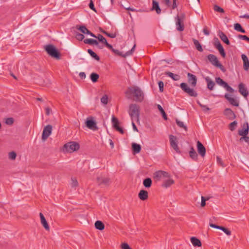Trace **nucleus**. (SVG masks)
Returning a JSON list of instances; mask_svg holds the SVG:
<instances>
[{
	"mask_svg": "<svg viewBox=\"0 0 249 249\" xmlns=\"http://www.w3.org/2000/svg\"><path fill=\"white\" fill-rule=\"evenodd\" d=\"M126 97L128 99H131L133 96L135 97L136 101L141 102L143 99V93L142 90L137 86L129 87L125 91Z\"/></svg>",
	"mask_w": 249,
	"mask_h": 249,
	"instance_id": "obj_1",
	"label": "nucleus"
},
{
	"mask_svg": "<svg viewBox=\"0 0 249 249\" xmlns=\"http://www.w3.org/2000/svg\"><path fill=\"white\" fill-rule=\"evenodd\" d=\"M129 114L131 117L132 121L136 120L137 122L139 120L140 107L136 104H131L129 106Z\"/></svg>",
	"mask_w": 249,
	"mask_h": 249,
	"instance_id": "obj_2",
	"label": "nucleus"
},
{
	"mask_svg": "<svg viewBox=\"0 0 249 249\" xmlns=\"http://www.w3.org/2000/svg\"><path fill=\"white\" fill-rule=\"evenodd\" d=\"M45 51L52 57L56 59H60V54L59 51L53 45H47L45 47Z\"/></svg>",
	"mask_w": 249,
	"mask_h": 249,
	"instance_id": "obj_3",
	"label": "nucleus"
},
{
	"mask_svg": "<svg viewBox=\"0 0 249 249\" xmlns=\"http://www.w3.org/2000/svg\"><path fill=\"white\" fill-rule=\"evenodd\" d=\"M80 148L78 143L75 142H70L64 144L63 151L66 152L72 153L78 150Z\"/></svg>",
	"mask_w": 249,
	"mask_h": 249,
	"instance_id": "obj_4",
	"label": "nucleus"
},
{
	"mask_svg": "<svg viewBox=\"0 0 249 249\" xmlns=\"http://www.w3.org/2000/svg\"><path fill=\"white\" fill-rule=\"evenodd\" d=\"M180 87L181 89L189 96L194 97H196L197 96V92L193 89L190 88L186 83H181Z\"/></svg>",
	"mask_w": 249,
	"mask_h": 249,
	"instance_id": "obj_5",
	"label": "nucleus"
},
{
	"mask_svg": "<svg viewBox=\"0 0 249 249\" xmlns=\"http://www.w3.org/2000/svg\"><path fill=\"white\" fill-rule=\"evenodd\" d=\"M207 58L209 61L213 66L219 68L222 71H225V70L223 65L219 62L217 57L213 54H209L207 56Z\"/></svg>",
	"mask_w": 249,
	"mask_h": 249,
	"instance_id": "obj_6",
	"label": "nucleus"
},
{
	"mask_svg": "<svg viewBox=\"0 0 249 249\" xmlns=\"http://www.w3.org/2000/svg\"><path fill=\"white\" fill-rule=\"evenodd\" d=\"M153 177L156 181H158L170 177V174L165 171L159 170L154 174Z\"/></svg>",
	"mask_w": 249,
	"mask_h": 249,
	"instance_id": "obj_7",
	"label": "nucleus"
},
{
	"mask_svg": "<svg viewBox=\"0 0 249 249\" xmlns=\"http://www.w3.org/2000/svg\"><path fill=\"white\" fill-rule=\"evenodd\" d=\"M136 47V45H134L133 48L129 51H127L125 54H123V53L118 50L114 49L112 46L111 45V48H108V49L111 50V51L116 55L120 56L123 57H126L127 56L131 55L135 49Z\"/></svg>",
	"mask_w": 249,
	"mask_h": 249,
	"instance_id": "obj_8",
	"label": "nucleus"
},
{
	"mask_svg": "<svg viewBox=\"0 0 249 249\" xmlns=\"http://www.w3.org/2000/svg\"><path fill=\"white\" fill-rule=\"evenodd\" d=\"M215 82L218 85L224 87L228 91L231 93L234 92V89L220 77H216Z\"/></svg>",
	"mask_w": 249,
	"mask_h": 249,
	"instance_id": "obj_9",
	"label": "nucleus"
},
{
	"mask_svg": "<svg viewBox=\"0 0 249 249\" xmlns=\"http://www.w3.org/2000/svg\"><path fill=\"white\" fill-rule=\"evenodd\" d=\"M87 127L92 130H97L98 128L97 126L96 123L93 120L92 117H90L87 118L86 122Z\"/></svg>",
	"mask_w": 249,
	"mask_h": 249,
	"instance_id": "obj_10",
	"label": "nucleus"
},
{
	"mask_svg": "<svg viewBox=\"0 0 249 249\" xmlns=\"http://www.w3.org/2000/svg\"><path fill=\"white\" fill-rule=\"evenodd\" d=\"M52 126L50 124L46 125L43 129L42 134V140L45 141L51 134Z\"/></svg>",
	"mask_w": 249,
	"mask_h": 249,
	"instance_id": "obj_11",
	"label": "nucleus"
},
{
	"mask_svg": "<svg viewBox=\"0 0 249 249\" xmlns=\"http://www.w3.org/2000/svg\"><path fill=\"white\" fill-rule=\"evenodd\" d=\"M97 181L99 185H104L108 186L110 183V178L101 175L97 178Z\"/></svg>",
	"mask_w": 249,
	"mask_h": 249,
	"instance_id": "obj_12",
	"label": "nucleus"
},
{
	"mask_svg": "<svg viewBox=\"0 0 249 249\" xmlns=\"http://www.w3.org/2000/svg\"><path fill=\"white\" fill-rule=\"evenodd\" d=\"M171 146L177 152L180 153L179 149L178 147L177 138L173 135H170L169 137Z\"/></svg>",
	"mask_w": 249,
	"mask_h": 249,
	"instance_id": "obj_13",
	"label": "nucleus"
},
{
	"mask_svg": "<svg viewBox=\"0 0 249 249\" xmlns=\"http://www.w3.org/2000/svg\"><path fill=\"white\" fill-rule=\"evenodd\" d=\"M112 123L113 127L121 134L124 133L123 129L119 126V121L117 118L114 116L112 117Z\"/></svg>",
	"mask_w": 249,
	"mask_h": 249,
	"instance_id": "obj_14",
	"label": "nucleus"
},
{
	"mask_svg": "<svg viewBox=\"0 0 249 249\" xmlns=\"http://www.w3.org/2000/svg\"><path fill=\"white\" fill-rule=\"evenodd\" d=\"M188 81L192 87H195L196 85L197 78L196 75L190 73H188Z\"/></svg>",
	"mask_w": 249,
	"mask_h": 249,
	"instance_id": "obj_15",
	"label": "nucleus"
},
{
	"mask_svg": "<svg viewBox=\"0 0 249 249\" xmlns=\"http://www.w3.org/2000/svg\"><path fill=\"white\" fill-rule=\"evenodd\" d=\"M174 180L171 178V176H170V177L166 178H165L163 180L161 186L163 188H167L174 184Z\"/></svg>",
	"mask_w": 249,
	"mask_h": 249,
	"instance_id": "obj_16",
	"label": "nucleus"
},
{
	"mask_svg": "<svg viewBox=\"0 0 249 249\" xmlns=\"http://www.w3.org/2000/svg\"><path fill=\"white\" fill-rule=\"evenodd\" d=\"M197 148L199 154L204 157L206 154V148L199 141L197 142Z\"/></svg>",
	"mask_w": 249,
	"mask_h": 249,
	"instance_id": "obj_17",
	"label": "nucleus"
},
{
	"mask_svg": "<svg viewBox=\"0 0 249 249\" xmlns=\"http://www.w3.org/2000/svg\"><path fill=\"white\" fill-rule=\"evenodd\" d=\"M249 126L248 123L243 124V128L238 130V134L241 136H247L249 133Z\"/></svg>",
	"mask_w": 249,
	"mask_h": 249,
	"instance_id": "obj_18",
	"label": "nucleus"
},
{
	"mask_svg": "<svg viewBox=\"0 0 249 249\" xmlns=\"http://www.w3.org/2000/svg\"><path fill=\"white\" fill-rule=\"evenodd\" d=\"M239 92L245 97L249 95V92L245 85L243 83H240L238 85Z\"/></svg>",
	"mask_w": 249,
	"mask_h": 249,
	"instance_id": "obj_19",
	"label": "nucleus"
},
{
	"mask_svg": "<svg viewBox=\"0 0 249 249\" xmlns=\"http://www.w3.org/2000/svg\"><path fill=\"white\" fill-rule=\"evenodd\" d=\"M77 29L83 34L89 35L91 36L96 37V36L90 32L84 25L79 26V27L77 26Z\"/></svg>",
	"mask_w": 249,
	"mask_h": 249,
	"instance_id": "obj_20",
	"label": "nucleus"
},
{
	"mask_svg": "<svg viewBox=\"0 0 249 249\" xmlns=\"http://www.w3.org/2000/svg\"><path fill=\"white\" fill-rule=\"evenodd\" d=\"M224 114L228 119L230 120L234 119L236 117V116L233 111L231 109L229 108H227L225 109Z\"/></svg>",
	"mask_w": 249,
	"mask_h": 249,
	"instance_id": "obj_21",
	"label": "nucleus"
},
{
	"mask_svg": "<svg viewBox=\"0 0 249 249\" xmlns=\"http://www.w3.org/2000/svg\"><path fill=\"white\" fill-rule=\"evenodd\" d=\"M224 97L229 102L231 105L235 107H238L239 106L238 101L234 98L231 97V95L229 94H225Z\"/></svg>",
	"mask_w": 249,
	"mask_h": 249,
	"instance_id": "obj_22",
	"label": "nucleus"
},
{
	"mask_svg": "<svg viewBox=\"0 0 249 249\" xmlns=\"http://www.w3.org/2000/svg\"><path fill=\"white\" fill-rule=\"evenodd\" d=\"M39 216L40 217V221H41V224L42 225V226H43V227L45 228V229L46 231H50V227H49V225L48 223H47L44 216L41 213H39Z\"/></svg>",
	"mask_w": 249,
	"mask_h": 249,
	"instance_id": "obj_23",
	"label": "nucleus"
},
{
	"mask_svg": "<svg viewBox=\"0 0 249 249\" xmlns=\"http://www.w3.org/2000/svg\"><path fill=\"white\" fill-rule=\"evenodd\" d=\"M138 197L141 200H146L148 197L147 191L144 190H141L138 194Z\"/></svg>",
	"mask_w": 249,
	"mask_h": 249,
	"instance_id": "obj_24",
	"label": "nucleus"
},
{
	"mask_svg": "<svg viewBox=\"0 0 249 249\" xmlns=\"http://www.w3.org/2000/svg\"><path fill=\"white\" fill-rule=\"evenodd\" d=\"M242 59L243 61V67L245 71H248L249 69V61L247 56L245 54L241 55Z\"/></svg>",
	"mask_w": 249,
	"mask_h": 249,
	"instance_id": "obj_25",
	"label": "nucleus"
},
{
	"mask_svg": "<svg viewBox=\"0 0 249 249\" xmlns=\"http://www.w3.org/2000/svg\"><path fill=\"white\" fill-rule=\"evenodd\" d=\"M205 80L207 82V88L210 90H213L215 83L209 77H205Z\"/></svg>",
	"mask_w": 249,
	"mask_h": 249,
	"instance_id": "obj_26",
	"label": "nucleus"
},
{
	"mask_svg": "<svg viewBox=\"0 0 249 249\" xmlns=\"http://www.w3.org/2000/svg\"><path fill=\"white\" fill-rule=\"evenodd\" d=\"M151 10L152 11L155 10L158 14H160L161 13V9L159 6V3L154 0L152 1V6Z\"/></svg>",
	"mask_w": 249,
	"mask_h": 249,
	"instance_id": "obj_27",
	"label": "nucleus"
},
{
	"mask_svg": "<svg viewBox=\"0 0 249 249\" xmlns=\"http://www.w3.org/2000/svg\"><path fill=\"white\" fill-rule=\"evenodd\" d=\"M176 26L177 30L179 31H182L184 29V24L178 16L177 18Z\"/></svg>",
	"mask_w": 249,
	"mask_h": 249,
	"instance_id": "obj_28",
	"label": "nucleus"
},
{
	"mask_svg": "<svg viewBox=\"0 0 249 249\" xmlns=\"http://www.w3.org/2000/svg\"><path fill=\"white\" fill-rule=\"evenodd\" d=\"M95 38H97L98 40L102 43L104 44L107 48H111V45L108 43L106 39L101 35L99 34Z\"/></svg>",
	"mask_w": 249,
	"mask_h": 249,
	"instance_id": "obj_29",
	"label": "nucleus"
},
{
	"mask_svg": "<svg viewBox=\"0 0 249 249\" xmlns=\"http://www.w3.org/2000/svg\"><path fill=\"white\" fill-rule=\"evenodd\" d=\"M190 240L195 247H201L202 245L200 240L195 237H192Z\"/></svg>",
	"mask_w": 249,
	"mask_h": 249,
	"instance_id": "obj_30",
	"label": "nucleus"
},
{
	"mask_svg": "<svg viewBox=\"0 0 249 249\" xmlns=\"http://www.w3.org/2000/svg\"><path fill=\"white\" fill-rule=\"evenodd\" d=\"M220 38V39L225 42L226 44L229 45L230 44V41L227 37V36H226V35L222 32H220L218 34Z\"/></svg>",
	"mask_w": 249,
	"mask_h": 249,
	"instance_id": "obj_31",
	"label": "nucleus"
},
{
	"mask_svg": "<svg viewBox=\"0 0 249 249\" xmlns=\"http://www.w3.org/2000/svg\"><path fill=\"white\" fill-rule=\"evenodd\" d=\"M165 75L172 78L175 81H178L180 79V76L178 74H174L173 73L169 71L165 72Z\"/></svg>",
	"mask_w": 249,
	"mask_h": 249,
	"instance_id": "obj_32",
	"label": "nucleus"
},
{
	"mask_svg": "<svg viewBox=\"0 0 249 249\" xmlns=\"http://www.w3.org/2000/svg\"><path fill=\"white\" fill-rule=\"evenodd\" d=\"M189 155L190 157L194 160H196L197 159V154L193 147L191 148Z\"/></svg>",
	"mask_w": 249,
	"mask_h": 249,
	"instance_id": "obj_33",
	"label": "nucleus"
},
{
	"mask_svg": "<svg viewBox=\"0 0 249 249\" xmlns=\"http://www.w3.org/2000/svg\"><path fill=\"white\" fill-rule=\"evenodd\" d=\"M193 42L194 43V45H195V47H196V49L198 51H199L200 52H203V49L202 48V47L201 45L199 42V41L197 40H196V39H194V38L193 39Z\"/></svg>",
	"mask_w": 249,
	"mask_h": 249,
	"instance_id": "obj_34",
	"label": "nucleus"
},
{
	"mask_svg": "<svg viewBox=\"0 0 249 249\" xmlns=\"http://www.w3.org/2000/svg\"><path fill=\"white\" fill-rule=\"evenodd\" d=\"M95 227L96 229L102 231L105 228V225L101 221H97L95 223Z\"/></svg>",
	"mask_w": 249,
	"mask_h": 249,
	"instance_id": "obj_35",
	"label": "nucleus"
},
{
	"mask_svg": "<svg viewBox=\"0 0 249 249\" xmlns=\"http://www.w3.org/2000/svg\"><path fill=\"white\" fill-rule=\"evenodd\" d=\"M132 146L133 151L135 153H139L141 151V146L140 144L133 143Z\"/></svg>",
	"mask_w": 249,
	"mask_h": 249,
	"instance_id": "obj_36",
	"label": "nucleus"
},
{
	"mask_svg": "<svg viewBox=\"0 0 249 249\" xmlns=\"http://www.w3.org/2000/svg\"><path fill=\"white\" fill-rule=\"evenodd\" d=\"M84 42L85 44L92 45L95 44L96 45H98L99 43L95 39L89 38V39H86L84 40Z\"/></svg>",
	"mask_w": 249,
	"mask_h": 249,
	"instance_id": "obj_37",
	"label": "nucleus"
},
{
	"mask_svg": "<svg viewBox=\"0 0 249 249\" xmlns=\"http://www.w3.org/2000/svg\"><path fill=\"white\" fill-rule=\"evenodd\" d=\"M143 184L146 188H149L152 185V180L150 178H146L143 181Z\"/></svg>",
	"mask_w": 249,
	"mask_h": 249,
	"instance_id": "obj_38",
	"label": "nucleus"
},
{
	"mask_svg": "<svg viewBox=\"0 0 249 249\" xmlns=\"http://www.w3.org/2000/svg\"><path fill=\"white\" fill-rule=\"evenodd\" d=\"M157 107L161 113L163 119L165 120H167L168 119L167 116L162 107L160 105H157Z\"/></svg>",
	"mask_w": 249,
	"mask_h": 249,
	"instance_id": "obj_39",
	"label": "nucleus"
},
{
	"mask_svg": "<svg viewBox=\"0 0 249 249\" xmlns=\"http://www.w3.org/2000/svg\"><path fill=\"white\" fill-rule=\"evenodd\" d=\"M234 29L238 32H241L242 33H246L245 30L243 29L241 25L239 23H236L234 24Z\"/></svg>",
	"mask_w": 249,
	"mask_h": 249,
	"instance_id": "obj_40",
	"label": "nucleus"
},
{
	"mask_svg": "<svg viewBox=\"0 0 249 249\" xmlns=\"http://www.w3.org/2000/svg\"><path fill=\"white\" fill-rule=\"evenodd\" d=\"M88 53L95 60L99 61L100 60V57L99 56L97 55L96 53H95L92 50L88 49Z\"/></svg>",
	"mask_w": 249,
	"mask_h": 249,
	"instance_id": "obj_41",
	"label": "nucleus"
},
{
	"mask_svg": "<svg viewBox=\"0 0 249 249\" xmlns=\"http://www.w3.org/2000/svg\"><path fill=\"white\" fill-rule=\"evenodd\" d=\"M90 77L91 80L93 82L95 83L98 81L99 76L97 73L93 72L90 74Z\"/></svg>",
	"mask_w": 249,
	"mask_h": 249,
	"instance_id": "obj_42",
	"label": "nucleus"
},
{
	"mask_svg": "<svg viewBox=\"0 0 249 249\" xmlns=\"http://www.w3.org/2000/svg\"><path fill=\"white\" fill-rule=\"evenodd\" d=\"M102 33L106 35L107 36L110 37V38H115L116 36V34L115 33H109L105 30H102Z\"/></svg>",
	"mask_w": 249,
	"mask_h": 249,
	"instance_id": "obj_43",
	"label": "nucleus"
},
{
	"mask_svg": "<svg viewBox=\"0 0 249 249\" xmlns=\"http://www.w3.org/2000/svg\"><path fill=\"white\" fill-rule=\"evenodd\" d=\"M176 123L178 125L183 129H184L186 131L187 130V128L186 125H185L183 124V123L180 121L178 120V119L176 120Z\"/></svg>",
	"mask_w": 249,
	"mask_h": 249,
	"instance_id": "obj_44",
	"label": "nucleus"
},
{
	"mask_svg": "<svg viewBox=\"0 0 249 249\" xmlns=\"http://www.w3.org/2000/svg\"><path fill=\"white\" fill-rule=\"evenodd\" d=\"M17 157V154L14 151H11L8 154V158L11 160H15Z\"/></svg>",
	"mask_w": 249,
	"mask_h": 249,
	"instance_id": "obj_45",
	"label": "nucleus"
},
{
	"mask_svg": "<svg viewBox=\"0 0 249 249\" xmlns=\"http://www.w3.org/2000/svg\"><path fill=\"white\" fill-rule=\"evenodd\" d=\"M71 184L72 187H77L78 185V183L77 179L74 178H71Z\"/></svg>",
	"mask_w": 249,
	"mask_h": 249,
	"instance_id": "obj_46",
	"label": "nucleus"
},
{
	"mask_svg": "<svg viewBox=\"0 0 249 249\" xmlns=\"http://www.w3.org/2000/svg\"><path fill=\"white\" fill-rule=\"evenodd\" d=\"M219 230H222L227 235H230L231 234V231L228 229L224 227L220 226V227L219 228Z\"/></svg>",
	"mask_w": 249,
	"mask_h": 249,
	"instance_id": "obj_47",
	"label": "nucleus"
},
{
	"mask_svg": "<svg viewBox=\"0 0 249 249\" xmlns=\"http://www.w3.org/2000/svg\"><path fill=\"white\" fill-rule=\"evenodd\" d=\"M75 38L79 41H82L84 38V36L79 33H75Z\"/></svg>",
	"mask_w": 249,
	"mask_h": 249,
	"instance_id": "obj_48",
	"label": "nucleus"
},
{
	"mask_svg": "<svg viewBox=\"0 0 249 249\" xmlns=\"http://www.w3.org/2000/svg\"><path fill=\"white\" fill-rule=\"evenodd\" d=\"M213 9L215 11H216V12H218L219 13H224V9L217 5H215L214 6Z\"/></svg>",
	"mask_w": 249,
	"mask_h": 249,
	"instance_id": "obj_49",
	"label": "nucleus"
},
{
	"mask_svg": "<svg viewBox=\"0 0 249 249\" xmlns=\"http://www.w3.org/2000/svg\"><path fill=\"white\" fill-rule=\"evenodd\" d=\"M198 104L199 105V106L202 108L204 112H207V111H209L210 110V108L209 107H208L207 106L203 105L201 104L199 102H198Z\"/></svg>",
	"mask_w": 249,
	"mask_h": 249,
	"instance_id": "obj_50",
	"label": "nucleus"
},
{
	"mask_svg": "<svg viewBox=\"0 0 249 249\" xmlns=\"http://www.w3.org/2000/svg\"><path fill=\"white\" fill-rule=\"evenodd\" d=\"M101 102L105 104V105H106L107 104V102H108V97H107V95H104L101 99Z\"/></svg>",
	"mask_w": 249,
	"mask_h": 249,
	"instance_id": "obj_51",
	"label": "nucleus"
},
{
	"mask_svg": "<svg viewBox=\"0 0 249 249\" xmlns=\"http://www.w3.org/2000/svg\"><path fill=\"white\" fill-rule=\"evenodd\" d=\"M237 125V122L236 121H234L231 123L229 125V129L231 131H233L235 129V127Z\"/></svg>",
	"mask_w": 249,
	"mask_h": 249,
	"instance_id": "obj_52",
	"label": "nucleus"
},
{
	"mask_svg": "<svg viewBox=\"0 0 249 249\" xmlns=\"http://www.w3.org/2000/svg\"><path fill=\"white\" fill-rule=\"evenodd\" d=\"M214 45L218 50H219V49L222 47L220 41L218 40L217 38L216 39V41H215Z\"/></svg>",
	"mask_w": 249,
	"mask_h": 249,
	"instance_id": "obj_53",
	"label": "nucleus"
},
{
	"mask_svg": "<svg viewBox=\"0 0 249 249\" xmlns=\"http://www.w3.org/2000/svg\"><path fill=\"white\" fill-rule=\"evenodd\" d=\"M238 37L239 39H243V40H247V41L249 42V37H248L247 36H246L245 35H239L238 36Z\"/></svg>",
	"mask_w": 249,
	"mask_h": 249,
	"instance_id": "obj_54",
	"label": "nucleus"
},
{
	"mask_svg": "<svg viewBox=\"0 0 249 249\" xmlns=\"http://www.w3.org/2000/svg\"><path fill=\"white\" fill-rule=\"evenodd\" d=\"M14 123V120L12 118H8L6 120L5 123L7 124L11 125Z\"/></svg>",
	"mask_w": 249,
	"mask_h": 249,
	"instance_id": "obj_55",
	"label": "nucleus"
},
{
	"mask_svg": "<svg viewBox=\"0 0 249 249\" xmlns=\"http://www.w3.org/2000/svg\"><path fill=\"white\" fill-rule=\"evenodd\" d=\"M158 85L160 88V91L162 92L163 90L164 83L162 81H160L158 82Z\"/></svg>",
	"mask_w": 249,
	"mask_h": 249,
	"instance_id": "obj_56",
	"label": "nucleus"
},
{
	"mask_svg": "<svg viewBox=\"0 0 249 249\" xmlns=\"http://www.w3.org/2000/svg\"><path fill=\"white\" fill-rule=\"evenodd\" d=\"M121 248L123 249H132L128 245V244L127 243H124L123 244H122L121 245Z\"/></svg>",
	"mask_w": 249,
	"mask_h": 249,
	"instance_id": "obj_57",
	"label": "nucleus"
},
{
	"mask_svg": "<svg viewBox=\"0 0 249 249\" xmlns=\"http://www.w3.org/2000/svg\"><path fill=\"white\" fill-rule=\"evenodd\" d=\"M218 51H219L220 54L221 55V56L223 57H225L226 56V54H225V51H224L223 46L221 48H220Z\"/></svg>",
	"mask_w": 249,
	"mask_h": 249,
	"instance_id": "obj_58",
	"label": "nucleus"
},
{
	"mask_svg": "<svg viewBox=\"0 0 249 249\" xmlns=\"http://www.w3.org/2000/svg\"><path fill=\"white\" fill-rule=\"evenodd\" d=\"M244 140L246 142L249 143V137L245 136L240 138V141L241 142L242 140Z\"/></svg>",
	"mask_w": 249,
	"mask_h": 249,
	"instance_id": "obj_59",
	"label": "nucleus"
},
{
	"mask_svg": "<svg viewBox=\"0 0 249 249\" xmlns=\"http://www.w3.org/2000/svg\"><path fill=\"white\" fill-rule=\"evenodd\" d=\"M89 8H90L91 10H93L94 11H95V12H96V10H95V7H94V3H93V1H92V0H91V1H90V3H89Z\"/></svg>",
	"mask_w": 249,
	"mask_h": 249,
	"instance_id": "obj_60",
	"label": "nucleus"
},
{
	"mask_svg": "<svg viewBox=\"0 0 249 249\" xmlns=\"http://www.w3.org/2000/svg\"><path fill=\"white\" fill-rule=\"evenodd\" d=\"M206 199L205 198L204 196H201V207H204L206 205Z\"/></svg>",
	"mask_w": 249,
	"mask_h": 249,
	"instance_id": "obj_61",
	"label": "nucleus"
},
{
	"mask_svg": "<svg viewBox=\"0 0 249 249\" xmlns=\"http://www.w3.org/2000/svg\"><path fill=\"white\" fill-rule=\"evenodd\" d=\"M177 0H173V4L172 5V9H175L177 7L178 5L176 3Z\"/></svg>",
	"mask_w": 249,
	"mask_h": 249,
	"instance_id": "obj_62",
	"label": "nucleus"
},
{
	"mask_svg": "<svg viewBox=\"0 0 249 249\" xmlns=\"http://www.w3.org/2000/svg\"><path fill=\"white\" fill-rule=\"evenodd\" d=\"M217 161L218 164H220L222 167H224V165L223 164L222 162V160L219 157H217Z\"/></svg>",
	"mask_w": 249,
	"mask_h": 249,
	"instance_id": "obj_63",
	"label": "nucleus"
},
{
	"mask_svg": "<svg viewBox=\"0 0 249 249\" xmlns=\"http://www.w3.org/2000/svg\"><path fill=\"white\" fill-rule=\"evenodd\" d=\"M203 32L205 35L208 36L210 34V32L207 27L204 28Z\"/></svg>",
	"mask_w": 249,
	"mask_h": 249,
	"instance_id": "obj_64",
	"label": "nucleus"
}]
</instances>
